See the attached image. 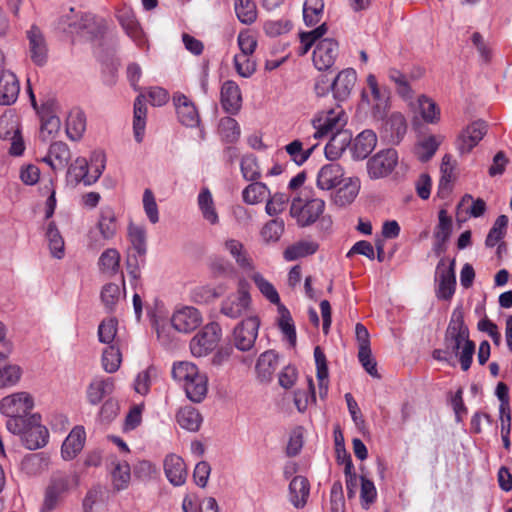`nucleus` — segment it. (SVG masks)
Returning <instances> with one entry per match:
<instances>
[{
    "mask_svg": "<svg viewBox=\"0 0 512 512\" xmlns=\"http://www.w3.org/2000/svg\"><path fill=\"white\" fill-rule=\"evenodd\" d=\"M342 186L338 188L334 195V202L338 206L350 205L358 196L361 182L358 177H348L342 180Z\"/></svg>",
    "mask_w": 512,
    "mask_h": 512,
    "instance_id": "37",
    "label": "nucleus"
},
{
    "mask_svg": "<svg viewBox=\"0 0 512 512\" xmlns=\"http://www.w3.org/2000/svg\"><path fill=\"white\" fill-rule=\"evenodd\" d=\"M35 407L33 395L27 391L11 393L0 400V413L7 417L6 428L17 432L19 423L31 415Z\"/></svg>",
    "mask_w": 512,
    "mask_h": 512,
    "instance_id": "4",
    "label": "nucleus"
},
{
    "mask_svg": "<svg viewBox=\"0 0 512 512\" xmlns=\"http://www.w3.org/2000/svg\"><path fill=\"white\" fill-rule=\"evenodd\" d=\"M398 164V153L394 149L381 150L367 161V173L371 179L390 175Z\"/></svg>",
    "mask_w": 512,
    "mask_h": 512,
    "instance_id": "16",
    "label": "nucleus"
},
{
    "mask_svg": "<svg viewBox=\"0 0 512 512\" xmlns=\"http://www.w3.org/2000/svg\"><path fill=\"white\" fill-rule=\"evenodd\" d=\"M318 244L314 241L303 240L287 247L283 253L285 260L294 261L302 257L314 254Z\"/></svg>",
    "mask_w": 512,
    "mask_h": 512,
    "instance_id": "53",
    "label": "nucleus"
},
{
    "mask_svg": "<svg viewBox=\"0 0 512 512\" xmlns=\"http://www.w3.org/2000/svg\"><path fill=\"white\" fill-rule=\"evenodd\" d=\"M86 130V118L78 108L72 109L66 119V133L69 139L79 140Z\"/></svg>",
    "mask_w": 512,
    "mask_h": 512,
    "instance_id": "45",
    "label": "nucleus"
},
{
    "mask_svg": "<svg viewBox=\"0 0 512 512\" xmlns=\"http://www.w3.org/2000/svg\"><path fill=\"white\" fill-rule=\"evenodd\" d=\"M369 94L363 92V98L370 106V111L375 120H384L387 118L391 109L390 91L381 86L374 74H368L366 78Z\"/></svg>",
    "mask_w": 512,
    "mask_h": 512,
    "instance_id": "11",
    "label": "nucleus"
},
{
    "mask_svg": "<svg viewBox=\"0 0 512 512\" xmlns=\"http://www.w3.org/2000/svg\"><path fill=\"white\" fill-rule=\"evenodd\" d=\"M277 312V326L281 331L283 340L288 343L289 347L294 348L297 343V335L292 316L284 305H279Z\"/></svg>",
    "mask_w": 512,
    "mask_h": 512,
    "instance_id": "39",
    "label": "nucleus"
},
{
    "mask_svg": "<svg viewBox=\"0 0 512 512\" xmlns=\"http://www.w3.org/2000/svg\"><path fill=\"white\" fill-rule=\"evenodd\" d=\"M171 376L191 402L201 403L207 397L208 376L195 363L188 360L174 362Z\"/></svg>",
    "mask_w": 512,
    "mask_h": 512,
    "instance_id": "2",
    "label": "nucleus"
},
{
    "mask_svg": "<svg viewBox=\"0 0 512 512\" xmlns=\"http://www.w3.org/2000/svg\"><path fill=\"white\" fill-rule=\"evenodd\" d=\"M45 236L51 255L56 259H62L65 255V243L54 223L48 224Z\"/></svg>",
    "mask_w": 512,
    "mask_h": 512,
    "instance_id": "52",
    "label": "nucleus"
},
{
    "mask_svg": "<svg viewBox=\"0 0 512 512\" xmlns=\"http://www.w3.org/2000/svg\"><path fill=\"white\" fill-rule=\"evenodd\" d=\"M507 227L508 217L506 215L498 216L486 237L485 245L489 248L498 245V249H500L503 246L502 240L506 235Z\"/></svg>",
    "mask_w": 512,
    "mask_h": 512,
    "instance_id": "50",
    "label": "nucleus"
},
{
    "mask_svg": "<svg viewBox=\"0 0 512 512\" xmlns=\"http://www.w3.org/2000/svg\"><path fill=\"white\" fill-rule=\"evenodd\" d=\"M324 10L323 0H305L303 5V19L307 26L316 25L322 18Z\"/></svg>",
    "mask_w": 512,
    "mask_h": 512,
    "instance_id": "59",
    "label": "nucleus"
},
{
    "mask_svg": "<svg viewBox=\"0 0 512 512\" xmlns=\"http://www.w3.org/2000/svg\"><path fill=\"white\" fill-rule=\"evenodd\" d=\"M234 9L238 20L250 25L257 19V7L253 0H235Z\"/></svg>",
    "mask_w": 512,
    "mask_h": 512,
    "instance_id": "56",
    "label": "nucleus"
},
{
    "mask_svg": "<svg viewBox=\"0 0 512 512\" xmlns=\"http://www.w3.org/2000/svg\"><path fill=\"white\" fill-rule=\"evenodd\" d=\"M316 146L317 145L305 146L301 140L295 139L287 144L284 149L291 161L301 166L310 158Z\"/></svg>",
    "mask_w": 512,
    "mask_h": 512,
    "instance_id": "48",
    "label": "nucleus"
},
{
    "mask_svg": "<svg viewBox=\"0 0 512 512\" xmlns=\"http://www.w3.org/2000/svg\"><path fill=\"white\" fill-rule=\"evenodd\" d=\"M106 166V156L102 151H94L89 160L78 157L68 169V177L74 184L91 186L101 177Z\"/></svg>",
    "mask_w": 512,
    "mask_h": 512,
    "instance_id": "5",
    "label": "nucleus"
},
{
    "mask_svg": "<svg viewBox=\"0 0 512 512\" xmlns=\"http://www.w3.org/2000/svg\"><path fill=\"white\" fill-rule=\"evenodd\" d=\"M288 202L289 196L285 193L276 192L272 195L270 194L266 198L265 212L271 217L277 216L285 210Z\"/></svg>",
    "mask_w": 512,
    "mask_h": 512,
    "instance_id": "64",
    "label": "nucleus"
},
{
    "mask_svg": "<svg viewBox=\"0 0 512 512\" xmlns=\"http://www.w3.org/2000/svg\"><path fill=\"white\" fill-rule=\"evenodd\" d=\"M147 108L144 97L139 95L134 102L133 135L137 143H141L145 137Z\"/></svg>",
    "mask_w": 512,
    "mask_h": 512,
    "instance_id": "42",
    "label": "nucleus"
},
{
    "mask_svg": "<svg viewBox=\"0 0 512 512\" xmlns=\"http://www.w3.org/2000/svg\"><path fill=\"white\" fill-rule=\"evenodd\" d=\"M278 367V355L272 350L262 353L256 363L258 377L263 381L271 378Z\"/></svg>",
    "mask_w": 512,
    "mask_h": 512,
    "instance_id": "47",
    "label": "nucleus"
},
{
    "mask_svg": "<svg viewBox=\"0 0 512 512\" xmlns=\"http://www.w3.org/2000/svg\"><path fill=\"white\" fill-rule=\"evenodd\" d=\"M155 376V368L150 366L138 372L133 380L132 387L135 393L146 396L150 392L152 379Z\"/></svg>",
    "mask_w": 512,
    "mask_h": 512,
    "instance_id": "61",
    "label": "nucleus"
},
{
    "mask_svg": "<svg viewBox=\"0 0 512 512\" xmlns=\"http://www.w3.org/2000/svg\"><path fill=\"white\" fill-rule=\"evenodd\" d=\"M251 272L252 274L250 278L254 282L255 286L262 294V296L266 298L270 303L277 305V308L279 307V305H283L280 301V296L275 286L268 279H266L260 272H257L255 270Z\"/></svg>",
    "mask_w": 512,
    "mask_h": 512,
    "instance_id": "46",
    "label": "nucleus"
},
{
    "mask_svg": "<svg viewBox=\"0 0 512 512\" xmlns=\"http://www.w3.org/2000/svg\"><path fill=\"white\" fill-rule=\"evenodd\" d=\"M176 422L188 432H197L202 425L203 417L197 408L186 405L177 411Z\"/></svg>",
    "mask_w": 512,
    "mask_h": 512,
    "instance_id": "38",
    "label": "nucleus"
},
{
    "mask_svg": "<svg viewBox=\"0 0 512 512\" xmlns=\"http://www.w3.org/2000/svg\"><path fill=\"white\" fill-rule=\"evenodd\" d=\"M455 261L442 258L435 270V294L439 300H450L456 289Z\"/></svg>",
    "mask_w": 512,
    "mask_h": 512,
    "instance_id": "13",
    "label": "nucleus"
},
{
    "mask_svg": "<svg viewBox=\"0 0 512 512\" xmlns=\"http://www.w3.org/2000/svg\"><path fill=\"white\" fill-rule=\"evenodd\" d=\"M487 132L483 121H476L468 125L458 136L456 148L461 154H468L482 140Z\"/></svg>",
    "mask_w": 512,
    "mask_h": 512,
    "instance_id": "19",
    "label": "nucleus"
},
{
    "mask_svg": "<svg viewBox=\"0 0 512 512\" xmlns=\"http://www.w3.org/2000/svg\"><path fill=\"white\" fill-rule=\"evenodd\" d=\"M284 230L283 220L272 219L263 225L260 230V237L265 244L276 243L280 240Z\"/></svg>",
    "mask_w": 512,
    "mask_h": 512,
    "instance_id": "57",
    "label": "nucleus"
},
{
    "mask_svg": "<svg viewBox=\"0 0 512 512\" xmlns=\"http://www.w3.org/2000/svg\"><path fill=\"white\" fill-rule=\"evenodd\" d=\"M115 17L126 35L138 46L145 44V35L133 9L126 4L115 8Z\"/></svg>",
    "mask_w": 512,
    "mask_h": 512,
    "instance_id": "17",
    "label": "nucleus"
},
{
    "mask_svg": "<svg viewBox=\"0 0 512 512\" xmlns=\"http://www.w3.org/2000/svg\"><path fill=\"white\" fill-rule=\"evenodd\" d=\"M242 93L238 84L232 80L225 81L220 89L222 108L230 114H237L242 107Z\"/></svg>",
    "mask_w": 512,
    "mask_h": 512,
    "instance_id": "24",
    "label": "nucleus"
},
{
    "mask_svg": "<svg viewBox=\"0 0 512 512\" xmlns=\"http://www.w3.org/2000/svg\"><path fill=\"white\" fill-rule=\"evenodd\" d=\"M127 239L131 249L139 257L128 255L127 271L134 281H138L141 274V267L144 265V258L147 252V231L144 225L129 222L127 226Z\"/></svg>",
    "mask_w": 512,
    "mask_h": 512,
    "instance_id": "7",
    "label": "nucleus"
},
{
    "mask_svg": "<svg viewBox=\"0 0 512 512\" xmlns=\"http://www.w3.org/2000/svg\"><path fill=\"white\" fill-rule=\"evenodd\" d=\"M418 108L422 119L429 124H437L441 119L439 106L431 98L422 95L418 98Z\"/></svg>",
    "mask_w": 512,
    "mask_h": 512,
    "instance_id": "54",
    "label": "nucleus"
},
{
    "mask_svg": "<svg viewBox=\"0 0 512 512\" xmlns=\"http://www.w3.org/2000/svg\"><path fill=\"white\" fill-rule=\"evenodd\" d=\"M115 389V381L113 378L96 377L88 385L86 389L87 401L91 405H98Z\"/></svg>",
    "mask_w": 512,
    "mask_h": 512,
    "instance_id": "30",
    "label": "nucleus"
},
{
    "mask_svg": "<svg viewBox=\"0 0 512 512\" xmlns=\"http://www.w3.org/2000/svg\"><path fill=\"white\" fill-rule=\"evenodd\" d=\"M142 206L144 213L151 224H156L160 220L159 208L156 198L151 189L147 188L143 192Z\"/></svg>",
    "mask_w": 512,
    "mask_h": 512,
    "instance_id": "63",
    "label": "nucleus"
},
{
    "mask_svg": "<svg viewBox=\"0 0 512 512\" xmlns=\"http://www.w3.org/2000/svg\"><path fill=\"white\" fill-rule=\"evenodd\" d=\"M109 29V22L104 17L84 13L76 16L69 23V33L78 38L79 41L98 43L106 35Z\"/></svg>",
    "mask_w": 512,
    "mask_h": 512,
    "instance_id": "6",
    "label": "nucleus"
},
{
    "mask_svg": "<svg viewBox=\"0 0 512 512\" xmlns=\"http://www.w3.org/2000/svg\"><path fill=\"white\" fill-rule=\"evenodd\" d=\"M197 206L202 218L210 225L219 224V215L211 191L203 187L197 196Z\"/></svg>",
    "mask_w": 512,
    "mask_h": 512,
    "instance_id": "35",
    "label": "nucleus"
},
{
    "mask_svg": "<svg viewBox=\"0 0 512 512\" xmlns=\"http://www.w3.org/2000/svg\"><path fill=\"white\" fill-rule=\"evenodd\" d=\"M347 124V117L340 107L318 111L311 118L315 139L335 134L344 129Z\"/></svg>",
    "mask_w": 512,
    "mask_h": 512,
    "instance_id": "9",
    "label": "nucleus"
},
{
    "mask_svg": "<svg viewBox=\"0 0 512 512\" xmlns=\"http://www.w3.org/2000/svg\"><path fill=\"white\" fill-rule=\"evenodd\" d=\"M315 400V387L313 379L311 377H308L307 388L298 389L297 391H295L294 404L299 412H304L307 410L310 404L315 402Z\"/></svg>",
    "mask_w": 512,
    "mask_h": 512,
    "instance_id": "58",
    "label": "nucleus"
},
{
    "mask_svg": "<svg viewBox=\"0 0 512 512\" xmlns=\"http://www.w3.org/2000/svg\"><path fill=\"white\" fill-rule=\"evenodd\" d=\"M164 473L173 486H182L186 483L188 470L184 459L175 454L166 455L163 461Z\"/></svg>",
    "mask_w": 512,
    "mask_h": 512,
    "instance_id": "21",
    "label": "nucleus"
},
{
    "mask_svg": "<svg viewBox=\"0 0 512 512\" xmlns=\"http://www.w3.org/2000/svg\"><path fill=\"white\" fill-rule=\"evenodd\" d=\"M357 81V73L352 68L340 71L332 82L333 97L338 101L347 100Z\"/></svg>",
    "mask_w": 512,
    "mask_h": 512,
    "instance_id": "26",
    "label": "nucleus"
},
{
    "mask_svg": "<svg viewBox=\"0 0 512 512\" xmlns=\"http://www.w3.org/2000/svg\"><path fill=\"white\" fill-rule=\"evenodd\" d=\"M86 440V432L83 426H75L61 447V455L64 460L74 459L83 449Z\"/></svg>",
    "mask_w": 512,
    "mask_h": 512,
    "instance_id": "29",
    "label": "nucleus"
},
{
    "mask_svg": "<svg viewBox=\"0 0 512 512\" xmlns=\"http://www.w3.org/2000/svg\"><path fill=\"white\" fill-rule=\"evenodd\" d=\"M30 59L36 65L42 66L48 58V46L43 32L33 25L26 32Z\"/></svg>",
    "mask_w": 512,
    "mask_h": 512,
    "instance_id": "20",
    "label": "nucleus"
},
{
    "mask_svg": "<svg viewBox=\"0 0 512 512\" xmlns=\"http://www.w3.org/2000/svg\"><path fill=\"white\" fill-rule=\"evenodd\" d=\"M122 364V353L116 345H109L103 349L101 365L106 373L112 374L119 370Z\"/></svg>",
    "mask_w": 512,
    "mask_h": 512,
    "instance_id": "51",
    "label": "nucleus"
},
{
    "mask_svg": "<svg viewBox=\"0 0 512 512\" xmlns=\"http://www.w3.org/2000/svg\"><path fill=\"white\" fill-rule=\"evenodd\" d=\"M326 33L327 26L323 23L312 31L300 34V55H305L314 45L312 61L319 71L329 70L339 54L338 42L330 37L323 38Z\"/></svg>",
    "mask_w": 512,
    "mask_h": 512,
    "instance_id": "1",
    "label": "nucleus"
},
{
    "mask_svg": "<svg viewBox=\"0 0 512 512\" xmlns=\"http://www.w3.org/2000/svg\"><path fill=\"white\" fill-rule=\"evenodd\" d=\"M221 337L222 329L220 325L215 322L208 323L190 340L191 354L197 358L207 356L217 347Z\"/></svg>",
    "mask_w": 512,
    "mask_h": 512,
    "instance_id": "12",
    "label": "nucleus"
},
{
    "mask_svg": "<svg viewBox=\"0 0 512 512\" xmlns=\"http://www.w3.org/2000/svg\"><path fill=\"white\" fill-rule=\"evenodd\" d=\"M325 202L320 198H313L305 203L299 197L292 200L290 215L301 227L309 226L316 222L324 212Z\"/></svg>",
    "mask_w": 512,
    "mask_h": 512,
    "instance_id": "14",
    "label": "nucleus"
},
{
    "mask_svg": "<svg viewBox=\"0 0 512 512\" xmlns=\"http://www.w3.org/2000/svg\"><path fill=\"white\" fill-rule=\"evenodd\" d=\"M270 195L266 184L259 181H252L242 191V200L248 205H257Z\"/></svg>",
    "mask_w": 512,
    "mask_h": 512,
    "instance_id": "49",
    "label": "nucleus"
},
{
    "mask_svg": "<svg viewBox=\"0 0 512 512\" xmlns=\"http://www.w3.org/2000/svg\"><path fill=\"white\" fill-rule=\"evenodd\" d=\"M172 327L180 333H191L202 324V315L192 306H179L171 315Z\"/></svg>",
    "mask_w": 512,
    "mask_h": 512,
    "instance_id": "18",
    "label": "nucleus"
},
{
    "mask_svg": "<svg viewBox=\"0 0 512 512\" xmlns=\"http://www.w3.org/2000/svg\"><path fill=\"white\" fill-rule=\"evenodd\" d=\"M314 359L316 364V377L318 381L319 396L323 399L328 394L329 374L326 356L319 346L314 348Z\"/></svg>",
    "mask_w": 512,
    "mask_h": 512,
    "instance_id": "43",
    "label": "nucleus"
},
{
    "mask_svg": "<svg viewBox=\"0 0 512 512\" xmlns=\"http://www.w3.org/2000/svg\"><path fill=\"white\" fill-rule=\"evenodd\" d=\"M310 493L308 480L303 476H295L289 484V499L295 508L306 505Z\"/></svg>",
    "mask_w": 512,
    "mask_h": 512,
    "instance_id": "41",
    "label": "nucleus"
},
{
    "mask_svg": "<svg viewBox=\"0 0 512 512\" xmlns=\"http://www.w3.org/2000/svg\"><path fill=\"white\" fill-rule=\"evenodd\" d=\"M20 93V83L13 72H6L0 77V105L14 104Z\"/></svg>",
    "mask_w": 512,
    "mask_h": 512,
    "instance_id": "33",
    "label": "nucleus"
},
{
    "mask_svg": "<svg viewBox=\"0 0 512 512\" xmlns=\"http://www.w3.org/2000/svg\"><path fill=\"white\" fill-rule=\"evenodd\" d=\"M121 255L115 248L105 249L99 256V271L106 276H114L120 270Z\"/></svg>",
    "mask_w": 512,
    "mask_h": 512,
    "instance_id": "44",
    "label": "nucleus"
},
{
    "mask_svg": "<svg viewBox=\"0 0 512 512\" xmlns=\"http://www.w3.org/2000/svg\"><path fill=\"white\" fill-rule=\"evenodd\" d=\"M22 368L15 364L0 366V389L15 386L22 377Z\"/></svg>",
    "mask_w": 512,
    "mask_h": 512,
    "instance_id": "62",
    "label": "nucleus"
},
{
    "mask_svg": "<svg viewBox=\"0 0 512 512\" xmlns=\"http://www.w3.org/2000/svg\"><path fill=\"white\" fill-rule=\"evenodd\" d=\"M223 246L224 250L230 254L239 268L246 272L255 270L254 261L248 254L241 241L234 238H229L224 241Z\"/></svg>",
    "mask_w": 512,
    "mask_h": 512,
    "instance_id": "31",
    "label": "nucleus"
},
{
    "mask_svg": "<svg viewBox=\"0 0 512 512\" xmlns=\"http://www.w3.org/2000/svg\"><path fill=\"white\" fill-rule=\"evenodd\" d=\"M173 102L179 121L187 127H196L200 123V116L195 104L186 95L176 93Z\"/></svg>",
    "mask_w": 512,
    "mask_h": 512,
    "instance_id": "22",
    "label": "nucleus"
},
{
    "mask_svg": "<svg viewBox=\"0 0 512 512\" xmlns=\"http://www.w3.org/2000/svg\"><path fill=\"white\" fill-rule=\"evenodd\" d=\"M344 476L347 496L349 499L355 498L358 493V486L360 485V477L357 476L354 470V465L349 454H345Z\"/></svg>",
    "mask_w": 512,
    "mask_h": 512,
    "instance_id": "60",
    "label": "nucleus"
},
{
    "mask_svg": "<svg viewBox=\"0 0 512 512\" xmlns=\"http://www.w3.org/2000/svg\"><path fill=\"white\" fill-rule=\"evenodd\" d=\"M96 228L104 241L112 240L118 232V217L111 206H104L99 211Z\"/></svg>",
    "mask_w": 512,
    "mask_h": 512,
    "instance_id": "27",
    "label": "nucleus"
},
{
    "mask_svg": "<svg viewBox=\"0 0 512 512\" xmlns=\"http://www.w3.org/2000/svg\"><path fill=\"white\" fill-rule=\"evenodd\" d=\"M252 307V297L249 284L241 278L237 284V290L228 294L221 303L220 311L231 319H237L246 315Z\"/></svg>",
    "mask_w": 512,
    "mask_h": 512,
    "instance_id": "10",
    "label": "nucleus"
},
{
    "mask_svg": "<svg viewBox=\"0 0 512 512\" xmlns=\"http://www.w3.org/2000/svg\"><path fill=\"white\" fill-rule=\"evenodd\" d=\"M441 134H425L419 138L414 147V154L421 162L429 161L444 141Z\"/></svg>",
    "mask_w": 512,
    "mask_h": 512,
    "instance_id": "32",
    "label": "nucleus"
},
{
    "mask_svg": "<svg viewBox=\"0 0 512 512\" xmlns=\"http://www.w3.org/2000/svg\"><path fill=\"white\" fill-rule=\"evenodd\" d=\"M17 432L12 434L20 437L22 444L29 450H37L44 447L49 440V431L42 424L39 413H33L27 419L19 423Z\"/></svg>",
    "mask_w": 512,
    "mask_h": 512,
    "instance_id": "8",
    "label": "nucleus"
},
{
    "mask_svg": "<svg viewBox=\"0 0 512 512\" xmlns=\"http://www.w3.org/2000/svg\"><path fill=\"white\" fill-rule=\"evenodd\" d=\"M260 319L256 315H251L238 323L232 335L234 346L240 351H249L253 348L258 337Z\"/></svg>",
    "mask_w": 512,
    "mask_h": 512,
    "instance_id": "15",
    "label": "nucleus"
},
{
    "mask_svg": "<svg viewBox=\"0 0 512 512\" xmlns=\"http://www.w3.org/2000/svg\"><path fill=\"white\" fill-rule=\"evenodd\" d=\"M444 342L446 347L458 356L462 370L467 371L472 364L475 344L469 339V331L464 323V313L460 306L452 312Z\"/></svg>",
    "mask_w": 512,
    "mask_h": 512,
    "instance_id": "3",
    "label": "nucleus"
},
{
    "mask_svg": "<svg viewBox=\"0 0 512 512\" xmlns=\"http://www.w3.org/2000/svg\"><path fill=\"white\" fill-rule=\"evenodd\" d=\"M61 128L60 118L51 112H44L41 116L40 138L43 141L54 139Z\"/></svg>",
    "mask_w": 512,
    "mask_h": 512,
    "instance_id": "55",
    "label": "nucleus"
},
{
    "mask_svg": "<svg viewBox=\"0 0 512 512\" xmlns=\"http://www.w3.org/2000/svg\"><path fill=\"white\" fill-rule=\"evenodd\" d=\"M352 134L348 130H341L331 135L324 148L325 157L330 161L339 159L351 144Z\"/></svg>",
    "mask_w": 512,
    "mask_h": 512,
    "instance_id": "34",
    "label": "nucleus"
},
{
    "mask_svg": "<svg viewBox=\"0 0 512 512\" xmlns=\"http://www.w3.org/2000/svg\"><path fill=\"white\" fill-rule=\"evenodd\" d=\"M377 135L372 130H364L353 141L351 152L355 159H365L375 149Z\"/></svg>",
    "mask_w": 512,
    "mask_h": 512,
    "instance_id": "36",
    "label": "nucleus"
},
{
    "mask_svg": "<svg viewBox=\"0 0 512 512\" xmlns=\"http://www.w3.org/2000/svg\"><path fill=\"white\" fill-rule=\"evenodd\" d=\"M100 299L107 311H115L126 299V285L124 277H121L120 283H106L101 289Z\"/></svg>",
    "mask_w": 512,
    "mask_h": 512,
    "instance_id": "23",
    "label": "nucleus"
},
{
    "mask_svg": "<svg viewBox=\"0 0 512 512\" xmlns=\"http://www.w3.org/2000/svg\"><path fill=\"white\" fill-rule=\"evenodd\" d=\"M76 483L73 475L59 473L56 474L49 485L45 495V507L53 510L57 504L59 496L68 491Z\"/></svg>",
    "mask_w": 512,
    "mask_h": 512,
    "instance_id": "25",
    "label": "nucleus"
},
{
    "mask_svg": "<svg viewBox=\"0 0 512 512\" xmlns=\"http://www.w3.org/2000/svg\"><path fill=\"white\" fill-rule=\"evenodd\" d=\"M71 158L68 146L63 142H54L49 148L47 156L43 161L53 170L64 169Z\"/></svg>",
    "mask_w": 512,
    "mask_h": 512,
    "instance_id": "40",
    "label": "nucleus"
},
{
    "mask_svg": "<svg viewBox=\"0 0 512 512\" xmlns=\"http://www.w3.org/2000/svg\"><path fill=\"white\" fill-rule=\"evenodd\" d=\"M343 177L344 170L339 164H326L318 171L316 184L319 189L329 191L341 184Z\"/></svg>",
    "mask_w": 512,
    "mask_h": 512,
    "instance_id": "28",
    "label": "nucleus"
}]
</instances>
